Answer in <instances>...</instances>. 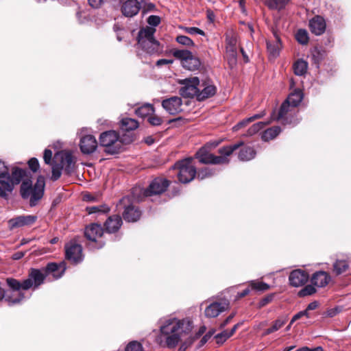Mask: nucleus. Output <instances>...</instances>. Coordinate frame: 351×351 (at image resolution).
<instances>
[{
	"label": "nucleus",
	"instance_id": "864d4df0",
	"mask_svg": "<svg viewBox=\"0 0 351 351\" xmlns=\"http://www.w3.org/2000/svg\"><path fill=\"white\" fill-rule=\"evenodd\" d=\"M252 122L250 117L246 118L243 119L242 121H239L237 125H235L233 127L234 131H237L240 128H242L243 127H245L247 125H248L250 123Z\"/></svg>",
	"mask_w": 351,
	"mask_h": 351
},
{
	"label": "nucleus",
	"instance_id": "37998d69",
	"mask_svg": "<svg viewBox=\"0 0 351 351\" xmlns=\"http://www.w3.org/2000/svg\"><path fill=\"white\" fill-rule=\"evenodd\" d=\"M250 285L252 289L257 291H266L269 289V285L263 282H256L255 280H252L250 282Z\"/></svg>",
	"mask_w": 351,
	"mask_h": 351
},
{
	"label": "nucleus",
	"instance_id": "e2e57ef3",
	"mask_svg": "<svg viewBox=\"0 0 351 351\" xmlns=\"http://www.w3.org/2000/svg\"><path fill=\"white\" fill-rule=\"evenodd\" d=\"M242 324H243V322L237 323V324H235V325L232 327V328L229 332L228 331V335H230V337L231 336H232V335H233V334L235 332V331L237 330V328H238L240 326H241V325H242Z\"/></svg>",
	"mask_w": 351,
	"mask_h": 351
},
{
	"label": "nucleus",
	"instance_id": "20e7f679",
	"mask_svg": "<svg viewBox=\"0 0 351 351\" xmlns=\"http://www.w3.org/2000/svg\"><path fill=\"white\" fill-rule=\"evenodd\" d=\"M155 27L147 26L141 29L138 33L137 41L140 47L149 55L159 56L162 53L164 47L154 37Z\"/></svg>",
	"mask_w": 351,
	"mask_h": 351
},
{
	"label": "nucleus",
	"instance_id": "f3484780",
	"mask_svg": "<svg viewBox=\"0 0 351 351\" xmlns=\"http://www.w3.org/2000/svg\"><path fill=\"white\" fill-rule=\"evenodd\" d=\"M97 147V141L94 136L87 134L80 138V148L84 154H93Z\"/></svg>",
	"mask_w": 351,
	"mask_h": 351
},
{
	"label": "nucleus",
	"instance_id": "423d86ee",
	"mask_svg": "<svg viewBox=\"0 0 351 351\" xmlns=\"http://www.w3.org/2000/svg\"><path fill=\"white\" fill-rule=\"evenodd\" d=\"M303 99V93L301 90L295 89L293 92L291 93L287 99L282 104L278 115L275 114V112H273L271 114V121L274 120H282L283 123H287V119L285 118V115L289 111L290 107H296L298 106L302 101Z\"/></svg>",
	"mask_w": 351,
	"mask_h": 351
},
{
	"label": "nucleus",
	"instance_id": "4c0bfd02",
	"mask_svg": "<svg viewBox=\"0 0 351 351\" xmlns=\"http://www.w3.org/2000/svg\"><path fill=\"white\" fill-rule=\"evenodd\" d=\"M270 121H260L252 125L247 131L246 136H252L263 129L265 125L270 123Z\"/></svg>",
	"mask_w": 351,
	"mask_h": 351
},
{
	"label": "nucleus",
	"instance_id": "c85d7f7f",
	"mask_svg": "<svg viewBox=\"0 0 351 351\" xmlns=\"http://www.w3.org/2000/svg\"><path fill=\"white\" fill-rule=\"evenodd\" d=\"M276 40L274 42H267V49L269 56L275 58L279 54L281 47L280 38L275 34Z\"/></svg>",
	"mask_w": 351,
	"mask_h": 351
},
{
	"label": "nucleus",
	"instance_id": "72a5a7b5",
	"mask_svg": "<svg viewBox=\"0 0 351 351\" xmlns=\"http://www.w3.org/2000/svg\"><path fill=\"white\" fill-rule=\"evenodd\" d=\"M26 171L19 167H14L12 169V175L10 176V182L13 184H19L23 178L25 176Z\"/></svg>",
	"mask_w": 351,
	"mask_h": 351
},
{
	"label": "nucleus",
	"instance_id": "09e8293b",
	"mask_svg": "<svg viewBox=\"0 0 351 351\" xmlns=\"http://www.w3.org/2000/svg\"><path fill=\"white\" fill-rule=\"evenodd\" d=\"M147 121L152 125L154 126L160 125L163 122L162 118L153 114L148 117Z\"/></svg>",
	"mask_w": 351,
	"mask_h": 351
},
{
	"label": "nucleus",
	"instance_id": "6e6d98bb",
	"mask_svg": "<svg viewBox=\"0 0 351 351\" xmlns=\"http://www.w3.org/2000/svg\"><path fill=\"white\" fill-rule=\"evenodd\" d=\"M43 159L47 165H50L51 163L52 159V152L49 149H45L43 155Z\"/></svg>",
	"mask_w": 351,
	"mask_h": 351
},
{
	"label": "nucleus",
	"instance_id": "9d476101",
	"mask_svg": "<svg viewBox=\"0 0 351 351\" xmlns=\"http://www.w3.org/2000/svg\"><path fill=\"white\" fill-rule=\"evenodd\" d=\"M104 229L98 223H92L86 227L84 235L89 241L88 247L90 250L101 249L105 243L101 239Z\"/></svg>",
	"mask_w": 351,
	"mask_h": 351
},
{
	"label": "nucleus",
	"instance_id": "13d9d810",
	"mask_svg": "<svg viewBox=\"0 0 351 351\" xmlns=\"http://www.w3.org/2000/svg\"><path fill=\"white\" fill-rule=\"evenodd\" d=\"M173 62V60H167V59H160L157 60L156 64L158 66H161L165 64H171Z\"/></svg>",
	"mask_w": 351,
	"mask_h": 351
},
{
	"label": "nucleus",
	"instance_id": "c756f323",
	"mask_svg": "<svg viewBox=\"0 0 351 351\" xmlns=\"http://www.w3.org/2000/svg\"><path fill=\"white\" fill-rule=\"evenodd\" d=\"M154 112V108L150 104H145L135 110V114L141 118L149 117Z\"/></svg>",
	"mask_w": 351,
	"mask_h": 351
},
{
	"label": "nucleus",
	"instance_id": "bf43d9fd",
	"mask_svg": "<svg viewBox=\"0 0 351 351\" xmlns=\"http://www.w3.org/2000/svg\"><path fill=\"white\" fill-rule=\"evenodd\" d=\"M295 351H324L321 346H317L315 348H309L308 347L304 346L298 349Z\"/></svg>",
	"mask_w": 351,
	"mask_h": 351
},
{
	"label": "nucleus",
	"instance_id": "b1692460",
	"mask_svg": "<svg viewBox=\"0 0 351 351\" xmlns=\"http://www.w3.org/2000/svg\"><path fill=\"white\" fill-rule=\"evenodd\" d=\"M0 183L8 191L12 192L13 184L10 182V174L8 167L0 160Z\"/></svg>",
	"mask_w": 351,
	"mask_h": 351
},
{
	"label": "nucleus",
	"instance_id": "f03ea898",
	"mask_svg": "<svg viewBox=\"0 0 351 351\" xmlns=\"http://www.w3.org/2000/svg\"><path fill=\"white\" fill-rule=\"evenodd\" d=\"M159 344L169 349L175 348L193 330V324L189 317L179 319L173 315L161 317L158 320Z\"/></svg>",
	"mask_w": 351,
	"mask_h": 351
},
{
	"label": "nucleus",
	"instance_id": "1a4fd4ad",
	"mask_svg": "<svg viewBox=\"0 0 351 351\" xmlns=\"http://www.w3.org/2000/svg\"><path fill=\"white\" fill-rule=\"evenodd\" d=\"M173 169L178 170V180L184 184L190 182L196 176V169L192 164L191 158L178 161L173 166Z\"/></svg>",
	"mask_w": 351,
	"mask_h": 351
},
{
	"label": "nucleus",
	"instance_id": "a19ab883",
	"mask_svg": "<svg viewBox=\"0 0 351 351\" xmlns=\"http://www.w3.org/2000/svg\"><path fill=\"white\" fill-rule=\"evenodd\" d=\"M176 42L186 47H193L195 45L193 41L188 36L180 35L176 38Z\"/></svg>",
	"mask_w": 351,
	"mask_h": 351
},
{
	"label": "nucleus",
	"instance_id": "a18cd8bd",
	"mask_svg": "<svg viewBox=\"0 0 351 351\" xmlns=\"http://www.w3.org/2000/svg\"><path fill=\"white\" fill-rule=\"evenodd\" d=\"M62 166L60 164H56L52 166L51 179L54 181L58 180L62 174Z\"/></svg>",
	"mask_w": 351,
	"mask_h": 351
},
{
	"label": "nucleus",
	"instance_id": "9b49d317",
	"mask_svg": "<svg viewBox=\"0 0 351 351\" xmlns=\"http://www.w3.org/2000/svg\"><path fill=\"white\" fill-rule=\"evenodd\" d=\"M181 84L183 86L180 88L179 93L183 97L197 99L198 88H199L198 87L199 80L197 77L186 78L182 81Z\"/></svg>",
	"mask_w": 351,
	"mask_h": 351
},
{
	"label": "nucleus",
	"instance_id": "ea45409f",
	"mask_svg": "<svg viewBox=\"0 0 351 351\" xmlns=\"http://www.w3.org/2000/svg\"><path fill=\"white\" fill-rule=\"evenodd\" d=\"M295 38L302 45L307 44L309 39L307 31L304 29H300L295 34Z\"/></svg>",
	"mask_w": 351,
	"mask_h": 351
},
{
	"label": "nucleus",
	"instance_id": "6e6552de",
	"mask_svg": "<svg viewBox=\"0 0 351 351\" xmlns=\"http://www.w3.org/2000/svg\"><path fill=\"white\" fill-rule=\"evenodd\" d=\"M119 134L114 130L102 132L99 136V144L105 147L108 154H117L121 148V142L119 140Z\"/></svg>",
	"mask_w": 351,
	"mask_h": 351
},
{
	"label": "nucleus",
	"instance_id": "4be33fe9",
	"mask_svg": "<svg viewBox=\"0 0 351 351\" xmlns=\"http://www.w3.org/2000/svg\"><path fill=\"white\" fill-rule=\"evenodd\" d=\"M308 279V274L301 269H295L292 271L289 276L290 285L295 287L304 285Z\"/></svg>",
	"mask_w": 351,
	"mask_h": 351
},
{
	"label": "nucleus",
	"instance_id": "aec40b11",
	"mask_svg": "<svg viewBox=\"0 0 351 351\" xmlns=\"http://www.w3.org/2000/svg\"><path fill=\"white\" fill-rule=\"evenodd\" d=\"M37 219L36 215H21L8 221L10 229L32 225Z\"/></svg>",
	"mask_w": 351,
	"mask_h": 351
},
{
	"label": "nucleus",
	"instance_id": "49530a36",
	"mask_svg": "<svg viewBox=\"0 0 351 351\" xmlns=\"http://www.w3.org/2000/svg\"><path fill=\"white\" fill-rule=\"evenodd\" d=\"M228 338H230V335H228V330H223L221 332L215 336L216 343L219 345L223 344Z\"/></svg>",
	"mask_w": 351,
	"mask_h": 351
},
{
	"label": "nucleus",
	"instance_id": "79ce46f5",
	"mask_svg": "<svg viewBox=\"0 0 351 351\" xmlns=\"http://www.w3.org/2000/svg\"><path fill=\"white\" fill-rule=\"evenodd\" d=\"M316 292V289L313 285H306L298 292L300 297H306L311 295Z\"/></svg>",
	"mask_w": 351,
	"mask_h": 351
},
{
	"label": "nucleus",
	"instance_id": "412c9836",
	"mask_svg": "<svg viewBox=\"0 0 351 351\" xmlns=\"http://www.w3.org/2000/svg\"><path fill=\"white\" fill-rule=\"evenodd\" d=\"M55 160H60V165L64 168L65 171L67 173H71L74 168L75 162L73 158V156L69 152H58L55 154Z\"/></svg>",
	"mask_w": 351,
	"mask_h": 351
},
{
	"label": "nucleus",
	"instance_id": "a211bd4d",
	"mask_svg": "<svg viewBox=\"0 0 351 351\" xmlns=\"http://www.w3.org/2000/svg\"><path fill=\"white\" fill-rule=\"evenodd\" d=\"M229 303L228 302H214L210 304L204 311L206 317L209 318L217 317L220 313L228 310Z\"/></svg>",
	"mask_w": 351,
	"mask_h": 351
},
{
	"label": "nucleus",
	"instance_id": "052dcab7",
	"mask_svg": "<svg viewBox=\"0 0 351 351\" xmlns=\"http://www.w3.org/2000/svg\"><path fill=\"white\" fill-rule=\"evenodd\" d=\"M236 313H232L220 325V328H224L235 316Z\"/></svg>",
	"mask_w": 351,
	"mask_h": 351
},
{
	"label": "nucleus",
	"instance_id": "7ed1b4c3",
	"mask_svg": "<svg viewBox=\"0 0 351 351\" xmlns=\"http://www.w3.org/2000/svg\"><path fill=\"white\" fill-rule=\"evenodd\" d=\"M218 145V142L213 141L209 142L201 147L195 154V156L199 160V162L214 165L228 164L230 162L228 157L238 149L239 147L243 145V143L238 142L228 146H223L218 150L220 156H215L210 153V150L215 148Z\"/></svg>",
	"mask_w": 351,
	"mask_h": 351
},
{
	"label": "nucleus",
	"instance_id": "69168bd1",
	"mask_svg": "<svg viewBox=\"0 0 351 351\" xmlns=\"http://www.w3.org/2000/svg\"><path fill=\"white\" fill-rule=\"evenodd\" d=\"M250 291V289L249 288H246L244 290H243L242 291L239 292L237 293V297L239 298H243V297L246 296L247 295H248Z\"/></svg>",
	"mask_w": 351,
	"mask_h": 351
},
{
	"label": "nucleus",
	"instance_id": "2f4dec72",
	"mask_svg": "<svg viewBox=\"0 0 351 351\" xmlns=\"http://www.w3.org/2000/svg\"><path fill=\"white\" fill-rule=\"evenodd\" d=\"M281 132L280 126H274L267 129L262 134L261 138L264 141H269L276 138Z\"/></svg>",
	"mask_w": 351,
	"mask_h": 351
},
{
	"label": "nucleus",
	"instance_id": "f704fd0d",
	"mask_svg": "<svg viewBox=\"0 0 351 351\" xmlns=\"http://www.w3.org/2000/svg\"><path fill=\"white\" fill-rule=\"evenodd\" d=\"M293 71L294 73L296 75H304L308 69V63L304 60H298L293 64Z\"/></svg>",
	"mask_w": 351,
	"mask_h": 351
},
{
	"label": "nucleus",
	"instance_id": "774afa93",
	"mask_svg": "<svg viewBox=\"0 0 351 351\" xmlns=\"http://www.w3.org/2000/svg\"><path fill=\"white\" fill-rule=\"evenodd\" d=\"M302 313H301V311H300L299 313H296L291 319V324H293V322H295L296 320L300 319L301 317H303L302 315Z\"/></svg>",
	"mask_w": 351,
	"mask_h": 351
},
{
	"label": "nucleus",
	"instance_id": "c9c22d12",
	"mask_svg": "<svg viewBox=\"0 0 351 351\" xmlns=\"http://www.w3.org/2000/svg\"><path fill=\"white\" fill-rule=\"evenodd\" d=\"M348 268L347 261L343 260H337L333 265L334 272L336 275H340L345 272Z\"/></svg>",
	"mask_w": 351,
	"mask_h": 351
},
{
	"label": "nucleus",
	"instance_id": "39448f33",
	"mask_svg": "<svg viewBox=\"0 0 351 351\" xmlns=\"http://www.w3.org/2000/svg\"><path fill=\"white\" fill-rule=\"evenodd\" d=\"M45 184V178L42 176L38 177L34 186L30 180H25L21 185V195L23 199L30 197L29 204L31 206H34L43 196Z\"/></svg>",
	"mask_w": 351,
	"mask_h": 351
},
{
	"label": "nucleus",
	"instance_id": "a878e982",
	"mask_svg": "<svg viewBox=\"0 0 351 351\" xmlns=\"http://www.w3.org/2000/svg\"><path fill=\"white\" fill-rule=\"evenodd\" d=\"M122 225V219L119 215L109 217L104 223L105 230L108 233H114L119 230Z\"/></svg>",
	"mask_w": 351,
	"mask_h": 351
},
{
	"label": "nucleus",
	"instance_id": "58836bf2",
	"mask_svg": "<svg viewBox=\"0 0 351 351\" xmlns=\"http://www.w3.org/2000/svg\"><path fill=\"white\" fill-rule=\"evenodd\" d=\"M109 208L105 205L87 206L86 210L89 215L94 213H105L109 211Z\"/></svg>",
	"mask_w": 351,
	"mask_h": 351
},
{
	"label": "nucleus",
	"instance_id": "603ef678",
	"mask_svg": "<svg viewBox=\"0 0 351 351\" xmlns=\"http://www.w3.org/2000/svg\"><path fill=\"white\" fill-rule=\"evenodd\" d=\"M28 165L29 169L33 172H36L40 167L39 162L38 159L36 158H32L31 159H29V160L28 161Z\"/></svg>",
	"mask_w": 351,
	"mask_h": 351
},
{
	"label": "nucleus",
	"instance_id": "393cba45",
	"mask_svg": "<svg viewBox=\"0 0 351 351\" xmlns=\"http://www.w3.org/2000/svg\"><path fill=\"white\" fill-rule=\"evenodd\" d=\"M122 215L123 218L125 221L136 222L140 219L141 216V211L138 207H136L132 204H130L124 206V211Z\"/></svg>",
	"mask_w": 351,
	"mask_h": 351
},
{
	"label": "nucleus",
	"instance_id": "680f3d73",
	"mask_svg": "<svg viewBox=\"0 0 351 351\" xmlns=\"http://www.w3.org/2000/svg\"><path fill=\"white\" fill-rule=\"evenodd\" d=\"M273 298H274V296L272 295H269L266 296L265 298H263L261 300L260 305L261 306H263L266 305L267 304H268L270 302H271V300H273Z\"/></svg>",
	"mask_w": 351,
	"mask_h": 351
},
{
	"label": "nucleus",
	"instance_id": "dca6fc26",
	"mask_svg": "<svg viewBox=\"0 0 351 351\" xmlns=\"http://www.w3.org/2000/svg\"><path fill=\"white\" fill-rule=\"evenodd\" d=\"M141 8V3L138 0H126L121 7L122 14L128 18L136 16Z\"/></svg>",
	"mask_w": 351,
	"mask_h": 351
},
{
	"label": "nucleus",
	"instance_id": "2eb2a0df",
	"mask_svg": "<svg viewBox=\"0 0 351 351\" xmlns=\"http://www.w3.org/2000/svg\"><path fill=\"white\" fill-rule=\"evenodd\" d=\"M182 99L177 96L164 99L162 102L163 108L172 115L176 114L182 110Z\"/></svg>",
	"mask_w": 351,
	"mask_h": 351
},
{
	"label": "nucleus",
	"instance_id": "ddd939ff",
	"mask_svg": "<svg viewBox=\"0 0 351 351\" xmlns=\"http://www.w3.org/2000/svg\"><path fill=\"white\" fill-rule=\"evenodd\" d=\"M169 185V182L167 179L156 178L152 181L148 188L141 191L144 197L160 195L166 191Z\"/></svg>",
	"mask_w": 351,
	"mask_h": 351
},
{
	"label": "nucleus",
	"instance_id": "473e14b6",
	"mask_svg": "<svg viewBox=\"0 0 351 351\" xmlns=\"http://www.w3.org/2000/svg\"><path fill=\"white\" fill-rule=\"evenodd\" d=\"M289 0H266L265 4L270 10H282L288 4Z\"/></svg>",
	"mask_w": 351,
	"mask_h": 351
},
{
	"label": "nucleus",
	"instance_id": "4d7b16f0",
	"mask_svg": "<svg viewBox=\"0 0 351 351\" xmlns=\"http://www.w3.org/2000/svg\"><path fill=\"white\" fill-rule=\"evenodd\" d=\"M322 54L319 51H314L312 53V60L314 62L315 64H317L319 65V62L321 61L322 57Z\"/></svg>",
	"mask_w": 351,
	"mask_h": 351
},
{
	"label": "nucleus",
	"instance_id": "7c9ffc66",
	"mask_svg": "<svg viewBox=\"0 0 351 351\" xmlns=\"http://www.w3.org/2000/svg\"><path fill=\"white\" fill-rule=\"evenodd\" d=\"M138 127V123L136 120L132 118L125 117L121 119L120 128L123 131H131L136 130Z\"/></svg>",
	"mask_w": 351,
	"mask_h": 351
},
{
	"label": "nucleus",
	"instance_id": "bb28decb",
	"mask_svg": "<svg viewBox=\"0 0 351 351\" xmlns=\"http://www.w3.org/2000/svg\"><path fill=\"white\" fill-rule=\"evenodd\" d=\"M330 280V276L325 271H319L313 274L311 278V282L318 287L326 286Z\"/></svg>",
	"mask_w": 351,
	"mask_h": 351
},
{
	"label": "nucleus",
	"instance_id": "8fccbe9b",
	"mask_svg": "<svg viewBox=\"0 0 351 351\" xmlns=\"http://www.w3.org/2000/svg\"><path fill=\"white\" fill-rule=\"evenodd\" d=\"M184 30L187 34H191V35H194V34H199L202 36L205 35V32L203 30H202L197 27H187L184 28Z\"/></svg>",
	"mask_w": 351,
	"mask_h": 351
},
{
	"label": "nucleus",
	"instance_id": "f257e3e1",
	"mask_svg": "<svg viewBox=\"0 0 351 351\" xmlns=\"http://www.w3.org/2000/svg\"><path fill=\"white\" fill-rule=\"evenodd\" d=\"M65 270L66 263L64 261L59 263H49L46 267L41 269L31 268L28 278L22 282L13 278H6V284L10 289L13 292H17V294L16 296L14 294L8 295L5 300L9 305L20 304L25 300V297L21 290H28L30 288L35 290L44 283L48 276L52 275L54 279L58 280L63 276Z\"/></svg>",
	"mask_w": 351,
	"mask_h": 351
},
{
	"label": "nucleus",
	"instance_id": "0eeeda50",
	"mask_svg": "<svg viewBox=\"0 0 351 351\" xmlns=\"http://www.w3.org/2000/svg\"><path fill=\"white\" fill-rule=\"evenodd\" d=\"M171 53L174 58L181 61L182 66L186 69L196 71L201 66L199 58L193 56L189 50L173 49Z\"/></svg>",
	"mask_w": 351,
	"mask_h": 351
},
{
	"label": "nucleus",
	"instance_id": "4468645a",
	"mask_svg": "<svg viewBox=\"0 0 351 351\" xmlns=\"http://www.w3.org/2000/svg\"><path fill=\"white\" fill-rule=\"evenodd\" d=\"M198 93L197 95V100L199 101H204L208 98L213 97L217 93V87L212 83L204 81L199 82L198 85Z\"/></svg>",
	"mask_w": 351,
	"mask_h": 351
},
{
	"label": "nucleus",
	"instance_id": "de8ad7c7",
	"mask_svg": "<svg viewBox=\"0 0 351 351\" xmlns=\"http://www.w3.org/2000/svg\"><path fill=\"white\" fill-rule=\"evenodd\" d=\"M287 318L286 317H279L274 322L271 327L274 330V331L276 332L280 328H281L287 323Z\"/></svg>",
	"mask_w": 351,
	"mask_h": 351
},
{
	"label": "nucleus",
	"instance_id": "338daca9",
	"mask_svg": "<svg viewBox=\"0 0 351 351\" xmlns=\"http://www.w3.org/2000/svg\"><path fill=\"white\" fill-rule=\"evenodd\" d=\"M317 306H318V303L316 301H314V302L308 304L306 308H307V311H312V310H315V308H317Z\"/></svg>",
	"mask_w": 351,
	"mask_h": 351
},
{
	"label": "nucleus",
	"instance_id": "5701e85b",
	"mask_svg": "<svg viewBox=\"0 0 351 351\" xmlns=\"http://www.w3.org/2000/svg\"><path fill=\"white\" fill-rule=\"evenodd\" d=\"M237 38L234 36H227L226 39V53L228 56V62L230 64H235L237 62Z\"/></svg>",
	"mask_w": 351,
	"mask_h": 351
},
{
	"label": "nucleus",
	"instance_id": "5fc2aeb1",
	"mask_svg": "<svg viewBox=\"0 0 351 351\" xmlns=\"http://www.w3.org/2000/svg\"><path fill=\"white\" fill-rule=\"evenodd\" d=\"M107 0H88L89 5L94 8H99Z\"/></svg>",
	"mask_w": 351,
	"mask_h": 351
},
{
	"label": "nucleus",
	"instance_id": "c03bdc74",
	"mask_svg": "<svg viewBox=\"0 0 351 351\" xmlns=\"http://www.w3.org/2000/svg\"><path fill=\"white\" fill-rule=\"evenodd\" d=\"M125 350V351H143V347L140 342L132 341L127 345Z\"/></svg>",
	"mask_w": 351,
	"mask_h": 351
},
{
	"label": "nucleus",
	"instance_id": "6ab92c4d",
	"mask_svg": "<svg viewBox=\"0 0 351 351\" xmlns=\"http://www.w3.org/2000/svg\"><path fill=\"white\" fill-rule=\"evenodd\" d=\"M308 25L311 33L316 36L322 35L326 29V20L319 15H316L311 19Z\"/></svg>",
	"mask_w": 351,
	"mask_h": 351
},
{
	"label": "nucleus",
	"instance_id": "cd10ccee",
	"mask_svg": "<svg viewBox=\"0 0 351 351\" xmlns=\"http://www.w3.org/2000/svg\"><path fill=\"white\" fill-rule=\"evenodd\" d=\"M243 143V142L241 141ZM243 144L241 146V149L239 152L238 158L241 161H249L254 158L256 156V151L251 146H244ZM240 148V147H239Z\"/></svg>",
	"mask_w": 351,
	"mask_h": 351
},
{
	"label": "nucleus",
	"instance_id": "3c124183",
	"mask_svg": "<svg viewBox=\"0 0 351 351\" xmlns=\"http://www.w3.org/2000/svg\"><path fill=\"white\" fill-rule=\"evenodd\" d=\"M147 23L154 27L158 26L160 23V18L156 15H151L147 18Z\"/></svg>",
	"mask_w": 351,
	"mask_h": 351
},
{
	"label": "nucleus",
	"instance_id": "e433bc0d",
	"mask_svg": "<svg viewBox=\"0 0 351 351\" xmlns=\"http://www.w3.org/2000/svg\"><path fill=\"white\" fill-rule=\"evenodd\" d=\"M215 173V171L213 168L205 167L201 170L196 171L197 178L198 180H202L205 178H210Z\"/></svg>",
	"mask_w": 351,
	"mask_h": 351
},
{
	"label": "nucleus",
	"instance_id": "f8f14e48",
	"mask_svg": "<svg viewBox=\"0 0 351 351\" xmlns=\"http://www.w3.org/2000/svg\"><path fill=\"white\" fill-rule=\"evenodd\" d=\"M66 258L71 263L77 265L84 260L82 247L75 241H71L65 245Z\"/></svg>",
	"mask_w": 351,
	"mask_h": 351
},
{
	"label": "nucleus",
	"instance_id": "0e129e2a",
	"mask_svg": "<svg viewBox=\"0 0 351 351\" xmlns=\"http://www.w3.org/2000/svg\"><path fill=\"white\" fill-rule=\"evenodd\" d=\"M24 255H25V252H17L12 255V258L14 260H19V259L22 258L24 256Z\"/></svg>",
	"mask_w": 351,
	"mask_h": 351
}]
</instances>
